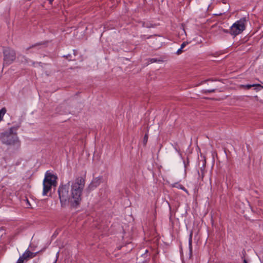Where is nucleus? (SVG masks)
Returning <instances> with one entry per match:
<instances>
[{
  "instance_id": "5",
  "label": "nucleus",
  "mask_w": 263,
  "mask_h": 263,
  "mask_svg": "<svg viewBox=\"0 0 263 263\" xmlns=\"http://www.w3.org/2000/svg\"><path fill=\"white\" fill-rule=\"evenodd\" d=\"M246 18L243 17L234 23L230 29V33L234 36L240 34L246 28Z\"/></svg>"
},
{
  "instance_id": "3",
  "label": "nucleus",
  "mask_w": 263,
  "mask_h": 263,
  "mask_svg": "<svg viewBox=\"0 0 263 263\" xmlns=\"http://www.w3.org/2000/svg\"><path fill=\"white\" fill-rule=\"evenodd\" d=\"M57 177L47 172L43 180V195L46 196L52 186H56Z\"/></svg>"
},
{
  "instance_id": "16",
  "label": "nucleus",
  "mask_w": 263,
  "mask_h": 263,
  "mask_svg": "<svg viewBox=\"0 0 263 263\" xmlns=\"http://www.w3.org/2000/svg\"><path fill=\"white\" fill-rule=\"evenodd\" d=\"M19 57H22L24 59V61L22 60L21 62L25 64L28 63L29 62V61H30L29 59H28V58H27L26 57H25L24 55H20Z\"/></svg>"
},
{
  "instance_id": "4",
  "label": "nucleus",
  "mask_w": 263,
  "mask_h": 263,
  "mask_svg": "<svg viewBox=\"0 0 263 263\" xmlns=\"http://www.w3.org/2000/svg\"><path fill=\"white\" fill-rule=\"evenodd\" d=\"M14 127L10 128L9 132H5L0 135V139L4 144L7 145H13L19 142L16 134H13Z\"/></svg>"
},
{
  "instance_id": "7",
  "label": "nucleus",
  "mask_w": 263,
  "mask_h": 263,
  "mask_svg": "<svg viewBox=\"0 0 263 263\" xmlns=\"http://www.w3.org/2000/svg\"><path fill=\"white\" fill-rule=\"evenodd\" d=\"M35 256L34 254L28 250H27L23 255L19 257L18 259H21L22 261L24 262L25 260H27L29 258H32Z\"/></svg>"
},
{
  "instance_id": "9",
  "label": "nucleus",
  "mask_w": 263,
  "mask_h": 263,
  "mask_svg": "<svg viewBox=\"0 0 263 263\" xmlns=\"http://www.w3.org/2000/svg\"><path fill=\"white\" fill-rule=\"evenodd\" d=\"M259 87L263 88V86H261L260 84H253L240 85L239 86V87H240V88H243V89H250L251 87Z\"/></svg>"
},
{
  "instance_id": "17",
  "label": "nucleus",
  "mask_w": 263,
  "mask_h": 263,
  "mask_svg": "<svg viewBox=\"0 0 263 263\" xmlns=\"http://www.w3.org/2000/svg\"><path fill=\"white\" fill-rule=\"evenodd\" d=\"M215 90H216L215 89L204 90V93H207L214 92L215 91Z\"/></svg>"
},
{
  "instance_id": "23",
  "label": "nucleus",
  "mask_w": 263,
  "mask_h": 263,
  "mask_svg": "<svg viewBox=\"0 0 263 263\" xmlns=\"http://www.w3.org/2000/svg\"><path fill=\"white\" fill-rule=\"evenodd\" d=\"M243 263H248L246 259H243Z\"/></svg>"
},
{
  "instance_id": "18",
  "label": "nucleus",
  "mask_w": 263,
  "mask_h": 263,
  "mask_svg": "<svg viewBox=\"0 0 263 263\" xmlns=\"http://www.w3.org/2000/svg\"><path fill=\"white\" fill-rule=\"evenodd\" d=\"M147 139H148V134H146L144 135V142L145 143V144L147 142Z\"/></svg>"
},
{
  "instance_id": "19",
  "label": "nucleus",
  "mask_w": 263,
  "mask_h": 263,
  "mask_svg": "<svg viewBox=\"0 0 263 263\" xmlns=\"http://www.w3.org/2000/svg\"><path fill=\"white\" fill-rule=\"evenodd\" d=\"M149 61L151 62V63H154V62H156L157 61V60L156 59H151L149 60Z\"/></svg>"
},
{
  "instance_id": "1",
  "label": "nucleus",
  "mask_w": 263,
  "mask_h": 263,
  "mask_svg": "<svg viewBox=\"0 0 263 263\" xmlns=\"http://www.w3.org/2000/svg\"><path fill=\"white\" fill-rule=\"evenodd\" d=\"M85 186V179L82 177L77 178L71 184V199L70 204L73 207L78 205L81 200L82 192Z\"/></svg>"
},
{
  "instance_id": "2",
  "label": "nucleus",
  "mask_w": 263,
  "mask_h": 263,
  "mask_svg": "<svg viewBox=\"0 0 263 263\" xmlns=\"http://www.w3.org/2000/svg\"><path fill=\"white\" fill-rule=\"evenodd\" d=\"M70 181L67 184L60 185L58 188L59 198L60 199L61 206H65L68 203H70L71 195L69 194Z\"/></svg>"
},
{
  "instance_id": "21",
  "label": "nucleus",
  "mask_w": 263,
  "mask_h": 263,
  "mask_svg": "<svg viewBox=\"0 0 263 263\" xmlns=\"http://www.w3.org/2000/svg\"><path fill=\"white\" fill-rule=\"evenodd\" d=\"M223 31H224V32H226V33H228V32H229V33H230V31H229V30H224Z\"/></svg>"
},
{
  "instance_id": "6",
  "label": "nucleus",
  "mask_w": 263,
  "mask_h": 263,
  "mask_svg": "<svg viewBox=\"0 0 263 263\" xmlns=\"http://www.w3.org/2000/svg\"><path fill=\"white\" fill-rule=\"evenodd\" d=\"M3 53L4 65H10L15 60L16 54L13 49L7 47L3 50Z\"/></svg>"
},
{
  "instance_id": "24",
  "label": "nucleus",
  "mask_w": 263,
  "mask_h": 263,
  "mask_svg": "<svg viewBox=\"0 0 263 263\" xmlns=\"http://www.w3.org/2000/svg\"><path fill=\"white\" fill-rule=\"evenodd\" d=\"M32 63L33 65H34L35 64V62H32Z\"/></svg>"
},
{
  "instance_id": "12",
  "label": "nucleus",
  "mask_w": 263,
  "mask_h": 263,
  "mask_svg": "<svg viewBox=\"0 0 263 263\" xmlns=\"http://www.w3.org/2000/svg\"><path fill=\"white\" fill-rule=\"evenodd\" d=\"M205 160H204V163L202 165V168H201V175L200 174L199 171H197L199 177H200L201 178V179H202L204 177V167H205Z\"/></svg>"
},
{
  "instance_id": "14",
  "label": "nucleus",
  "mask_w": 263,
  "mask_h": 263,
  "mask_svg": "<svg viewBox=\"0 0 263 263\" xmlns=\"http://www.w3.org/2000/svg\"><path fill=\"white\" fill-rule=\"evenodd\" d=\"M6 109L5 107L2 108L0 110V122L2 121L4 116L6 112Z\"/></svg>"
},
{
  "instance_id": "20",
  "label": "nucleus",
  "mask_w": 263,
  "mask_h": 263,
  "mask_svg": "<svg viewBox=\"0 0 263 263\" xmlns=\"http://www.w3.org/2000/svg\"><path fill=\"white\" fill-rule=\"evenodd\" d=\"M16 263H23V262L22 261L21 259H18Z\"/></svg>"
},
{
  "instance_id": "25",
  "label": "nucleus",
  "mask_w": 263,
  "mask_h": 263,
  "mask_svg": "<svg viewBox=\"0 0 263 263\" xmlns=\"http://www.w3.org/2000/svg\"><path fill=\"white\" fill-rule=\"evenodd\" d=\"M27 202L29 203V201H28V199H27Z\"/></svg>"
},
{
  "instance_id": "22",
  "label": "nucleus",
  "mask_w": 263,
  "mask_h": 263,
  "mask_svg": "<svg viewBox=\"0 0 263 263\" xmlns=\"http://www.w3.org/2000/svg\"><path fill=\"white\" fill-rule=\"evenodd\" d=\"M47 1H49L50 4H51L52 2L53 1V0H47Z\"/></svg>"
},
{
  "instance_id": "15",
  "label": "nucleus",
  "mask_w": 263,
  "mask_h": 263,
  "mask_svg": "<svg viewBox=\"0 0 263 263\" xmlns=\"http://www.w3.org/2000/svg\"><path fill=\"white\" fill-rule=\"evenodd\" d=\"M192 233H191V234L190 235L189 240V248H190V252L192 251Z\"/></svg>"
},
{
  "instance_id": "10",
  "label": "nucleus",
  "mask_w": 263,
  "mask_h": 263,
  "mask_svg": "<svg viewBox=\"0 0 263 263\" xmlns=\"http://www.w3.org/2000/svg\"><path fill=\"white\" fill-rule=\"evenodd\" d=\"M172 186L174 187H176L177 189H181L188 194L187 190L182 185L179 184V183H175L173 184Z\"/></svg>"
},
{
  "instance_id": "11",
  "label": "nucleus",
  "mask_w": 263,
  "mask_h": 263,
  "mask_svg": "<svg viewBox=\"0 0 263 263\" xmlns=\"http://www.w3.org/2000/svg\"><path fill=\"white\" fill-rule=\"evenodd\" d=\"M188 44V43L186 42H183L180 46V48L178 49L176 51V54L179 55L183 52V49Z\"/></svg>"
},
{
  "instance_id": "13",
  "label": "nucleus",
  "mask_w": 263,
  "mask_h": 263,
  "mask_svg": "<svg viewBox=\"0 0 263 263\" xmlns=\"http://www.w3.org/2000/svg\"><path fill=\"white\" fill-rule=\"evenodd\" d=\"M43 44V43L41 42V43H36L35 44L32 45V46H31L26 48V52L28 53V51L29 50V49L35 48V47H36L37 46H39L40 45H42Z\"/></svg>"
},
{
  "instance_id": "8",
  "label": "nucleus",
  "mask_w": 263,
  "mask_h": 263,
  "mask_svg": "<svg viewBox=\"0 0 263 263\" xmlns=\"http://www.w3.org/2000/svg\"><path fill=\"white\" fill-rule=\"evenodd\" d=\"M101 183V178L99 177H96L94 178L91 181L89 185V187L91 189H93L95 187H97Z\"/></svg>"
}]
</instances>
